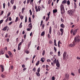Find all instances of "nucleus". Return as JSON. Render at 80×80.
<instances>
[{"mask_svg":"<svg viewBox=\"0 0 80 80\" xmlns=\"http://www.w3.org/2000/svg\"><path fill=\"white\" fill-rule=\"evenodd\" d=\"M67 3V1L66 0H64L62 2V3Z\"/></svg>","mask_w":80,"mask_h":80,"instance_id":"23","label":"nucleus"},{"mask_svg":"<svg viewBox=\"0 0 80 80\" xmlns=\"http://www.w3.org/2000/svg\"><path fill=\"white\" fill-rule=\"evenodd\" d=\"M10 15V12H9L8 14L7 17H8Z\"/></svg>","mask_w":80,"mask_h":80,"instance_id":"48","label":"nucleus"},{"mask_svg":"<svg viewBox=\"0 0 80 80\" xmlns=\"http://www.w3.org/2000/svg\"><path fill=\"white\" fill-rule=\"evenodd\" d=\"M56 65L57 67L58 68L60 67V62H59V61H58V60L57 59V62L56 64Z\"/></svg>","mask_w":80,"mask_h":80,"instance_id":"5","label":"nucleus"},{"mask_svg":"<svg viewBox=\"0 0 80 80\" xmlns=\"http://www.w3.org/2000/svg\"><path fill=\"white\" fill-rule=\"evenodd\" d=\"M8 21V17L7 18V19L6 20L5 22H7Z\"/></svg>","mask_w":80,"mask_h":80,"instance_id":"55","label":"nucleus"},{"mask_svg":"<svg viewBox=\"0 0 80 80\" xmlns=\"http://www.w3.org/2000/svg\"><path fill=\"white\" fill-rule=\"evenodd\" d=\"M29 22H30V23H31L32 22V20H31V18L30 17H29Z\"/></svg>","mask_w":80,"mask_h":80,"instance_id":"33","label":"nucleus"},{"mask_svg":"<svg viewBox=\"0 0 80 80\" xmlns=\"http://www.w3.org/2000/svg\"><path fill=\"white\" fill-rule=\"evenodd\" d=\"M47 61L48 62H50L51 60L50 59H47Z\"/></svg>","mask_w":80,"mask_h":80,"instance_id":"54","label":"nucleus"},{"mask_svg":"<svg viewBox=\"0 0 80 80\" xmlns=\"http://www.w3.org/2000/svg\"><path fill=\"white\" fill-rule=\"evenodd\" d=\"M40 71V68H39L38 69V72L39 73Z\"/></svg>","mask_w":80,"mask_h":80,"instance_id":"32","label":"nucleus"},{"mask_svg":"<svg viewBox=\"0 0 80 80\" xmlns=\"http://www.w3.org/2000/svg\"><path fill=\"white\" fill-rule=\"evenodd\" d=\"M40 64V61H38L37 62V63L36 64V66H38V65Z\"/></svg>","mask_w":80,"mask_h":80,"instance_id":"17","label":"nucleus"},{"mask_svg":"<svg viewBox=\"0 0 80 80\" xmlns=\"http://www.w3.org/2000/svg\"><path fill=\"white\" fill-rule=\"evenodd\" d=\"M1 77H2V78H5V75H3V74H2L1 75Z\"/></svg>","mask_w":80,"mask_h":80,"instance_id":"29","label":"nucleus"},{"mask_svg":"<svg viewBox=\"0 0 80 80\" xmlns=\"http://www.w3.org/2000/svg\"><path fill=\"white\" fill-rule=\"evenodd\" d=\"M13 8H14V10H15V9H16V6H14Z\"/></svg>","mask_w":80,"mask_h":80,"instance_id":"61","label":"nucleus"},{"mask_svg":"<svg viewBox=\"0 0 80 80\" xmlns=\"http://www.w3.org/2000/svg\"><path fill=\"white\" fill-rule=\"evenodd\" d=\"M75 44H76V42H73L72 44H69V47H73L74 46H75Z\"/></svg>","mask_w":80,"mask_h":80,"instance_id":"6","label":"nucleus"},{"mask_svg":"<svg viewBox=\"0 0 80 80\" xmlns=\"http://www.w3.org/2000/svg\"><path fill=\"white\" fill-rule=\"evenodd\" d=\"M80 37L79 36H77L74 39V41L75 42H74V43H76V44L77 42V43H78L80 42Z\"/></svg>","mask_w":80,"mask_h":80,"instance_id":"2","label":"nucleus"},{"mask_svg":"<svg viewBox=\"0 0 80 80\" xmlns=\"http://www.w3.org/2000/svg\"><path fill=\"white\" fill-rule=\"evenodd\" d=\"M5 56L6 58H9L8 56V55H7V54H5Z\"/></svg>","mask_w":80,"mask_h":80,"instance_id":"38","label":"nucleus"},{"mask_svg":"<svg viewBox=\"0 0 80 80\" xmlns=\"http://www.w3.org/2000/svg\"><path fill=\"white\" fill-rule=\"evenodd\" d=\"M60 31L61 32V35L62 36L63 35V29L61 28L60 29Z\"/></svg>","mask_w":80,"mask_h":80,"instance_id":"9","label":"nucleus"},{"mask_svg":"<svg viewBox=\"0 0 80 80\" xmlns=\"http://www.w3.org/2000/svg\"><path fill=\"white\" fill-rule=\"evenodd\" d=\"M67 56V53L66 52H64L63 55V60H65L66 59V57Z\"/></svg>","mask_w":80,"mask_h":80,"instance_id":"7","label":"nucleus"},{"mask_svg":"<svg viewBox=\"0 0 80 80\" xmlns=\"http://www.w3.org/2000/svg\"><path fill=\"white\" fill-rule=\"evenodd\" d=\"M54 51H55V52H57V48H56L55 47H54Z\"/></svg>","mask_w":80,"mask_h":80,"instance_id":"36","label":"nucleus"},{"mask_svg":"<svg viewBox=\"0 0 80 80\" xmlns=\"http://www.w3.org/2000/svg\"><path fill=\"white\" fill-rule=\"evenodd\" d=\"M74 8H77V4H76V3L75 2L74 3Z\"/></svg>","mask_w":80,"mask_h":80,"instance_id":"28","label":"nucleus"},{"mask_svg":"<svg viewBox=\"0 0 80 80\" xmlns=\"http://www.w3.org/2000/svg\"><path fill=\"white\" fill-rule=\"evenodd\" d=\"M8 7H10V2H8Z\"/></svg>","mask_w":80,"mask_h":80,"instance_id":"52","label":"nucleus"},{"mask_svg":"<svg viewBox=\"0 0 80 80\" xmlns=\"http://www.w3.org/2000/svg\"><path fill=\"white\" fill-rule=\"evenodd\" d=\"M24 10H25V8H23L22 9V13L24 12Z\"/></svg>","mask_w":80,"mask_h":80,"instance_id":"41","label":"nucleus"},{"mask_svg":"<svg viewBox=\"0 0 80 80\" xmlns=\"http://www.w3.org/2000/svg\"><path fill=\"white\" fill-rule=\"evenodd\" d=\"M77 59H78V60H80V58L78 57H77Z\"/></svg>","mask_w":80,"mask_h":80,"instance_id":"63","label":"nucleus"},{"mask_svg":"<svg viewBox=\"0 0 80 80\" xmlns=\"http://www.w3.org/2000/svg\"><path fill=\"white\" fill-rule=\"evenodd\" d=\"M14 0H11L10 1V2L11 3H12V4H13V3H14Z\"/></svg>","mask_w":80,"mask_h":80,"instance_id":"25","label":"nucleus"},{"mask_svg":"<svg viewBox=\"0 0 80 80\" xmlns=\"http://www.w3.org/2000/svg\"><path fill=\"white\" fill-rule=\"evenodd\" d=\"M33 0H30V3L31 5H32V4H33Z\"/></svg>","mask_w":80,"mask_h":80,"instance_id":"27","label":"nucleus"},{"mask_svg":"<svg viewBox=\"0 0 80 80\" xmlns=\"http://www.w3.org/2000/svg\"><path fill=\"white\" fill-rule=\"evenodd\" d=\"M13 23V21H11V22L9 23V25H11V24H12V23Z\"/></svg>","mask_w":80,"mask_h":80,"instance_id":"39","label":"nucleus"},{"mask_svg":"<svg viewBox=\"0 0 80 80\" xmlns=\"http://www.w3.org/2000/svg\"><path fill=\"white\" fill-rule=\"evenodd\" d=\"M18 17H16V20L15 21V22H18Z\"/></svg>","mask_w":80,"mask_h":80,"instance_id":"37","label":"nucleus"},{"mask_svg":"<svg viewBox=\"0 0 80 80\" xmlns=\"http://www.w3.org/2000/svg\"><path fill=\"white\" fill-rule=\"evenodd\" d=\"M68 14L70 15H72L73 13V10H69L68 11Z\"/></svg>","mask_w":80,"mask_h":80,"instance_id":"3","label":"nucleus"},{"mask_svg":"<svg viewBox=\"0 0 80 80\" xmlns=\"http://www.w3.org/2000/svg\"><path fill=\"white\" fill-rule=\"evenodd\" d=\"M77 30H78V29H76L74 30L73 32V34L72 35H75V34H76V33H77Z\"/></svg>","mask_w":80,"mask_h":80,"instance_id":"8","label":"nucleus"},{"mask_svg":"<svg viewBox=\"0 0 80 80\" xmlns=\"http://www.w3.org/2000/svg\"><path fill=\"white\" fill-rule=\"evenodd\" d=\"M22 68H25V65L24 64H23L22 65Z\"/></svg>","mask_w":80,"mask_h":80,"instance_id":"51","label":"nucleus"},{"mask_svg":"<svg viewBox=\"0 0 80 80\" xmlns=\"http://www.w3.org/2000/svg\"><path fill=\"white\" fill-rule=\"evenodd\" d=\"M30 0H27V3L28 4V3H29L30 2Z\"/></svg>","mask_w":80,"mask_h":80,"instance_id":"53","label":"nucleus"},{"mask_svg":"<svg viewBox=\"0 0 80 80\" xmlns=\"http://www.w3.org/2000/svg\"><path fill=\"white\" fill-rule=\"evenodd\" d=\"M3 20L2 19L0 21V24H1L3 23Z\"/></svg>","mask_w":80,"mask_h":80,"instance_id":"34","label":"nucleus"},{"mask_svg":"<svg viewBox=\"0 0 80 80\" xmlns=\"http://www.w3.org/2000/svg\"><path fill=\"white\" fill-rule=\"evenodd\" d=\"M45 35V32H43L41 33V36H43Z\"/></svg>","mask_w":80,"mask_h":80,"instance_id":"21","label":"nucleus"},{"mask_svg":"<svg viewBox=\"0 0 80 80\" xmlns=\"http://www.w3.org/2000/svg\"><path fill=\"white\" fill-rule=\"evenodd\" d=\"M1 67L2 68V69H4V68H3V66L2 65H1Z\"/></svg>","mask_w":80,"mask_h":80,"instance_id":"45","label":"nucleus"},{"mask_svg":"<svg viewBox=\"0 0 80 80\" xmlns=\"http://www.w3.org/2000/svg\"><path fill=\"white\" fill-rule=\"evenodd\" d=\"M51 65L52 66H54V63L53 62H52L51 63Z\"/></svg>","mask_w":80,"mask_h":80,"instance_id":"62","label":"nucleus"},{"mask_svg":"<svg viewBox=\"0 0 80 80\" xmlns=\"http://www.w3.org/2000/svg\"><path fill=\"white\" fill-rule=\"evenodd\" d=\"M37 50H40V46H38L37 47Z\"/></svg>","mask_w":80,"mask_h":80,"instance_id":"47","label":"nucleus"},{"mask_svg":"<svg viewBox=\"0 0 80 80\" xmlns=\"http://www.w3.org/2000/svg\"><path fill=\"white\" fill-rule=\"evenodd\" d=\"M1 53L2 54V55H3V50H2V49L1 50Z\"/></svg>","mask_w":80,"mask_h":80,"instance_id":"42","label":"nucleus"},{"mask_svg":"<svg viewBox=\"0 0 80 80\" xmlns=\"http://www.w3.org/2000/svg\"><path fill=\"white\" fill-rule=\"evenodd\" d=\"M9 21H11L12 20V18H11V17H9Z\"/></svg>","mask_w":80,"mask_h":80,"instance_id":"60","label":"nucleus"},{"mask_svg":"<svg viewBox=\"0 0 80 80\" xmlns=\"http://www.w3.org/2000/svg\"><path fill=\"white\" fill-rule=\"evenodd\" d=\"M29 13H30V15H32V10H29Z\"/></svg>","mask_w":80,"mask_h":80,"instance_id":"30","label":"nucleus"},{"mask_svg":"<svg viewBox=\"0 0 80 80\" xmlns=\"http://www.w3.org/2000/svg\"><path fill=\"white\" fill-rule=\"evenodd\" d=\"M60 41H59L58 42V47H59V48H60Z\"/></svg>","mask_w":80,"mask_h":80,"instance_id":"31","label":"nucleus"},{"mask_svg":"<svg viewBox=\"0 0 80 80\" xmlns=\"http://www.w3.org/2000/svg\"><path fill=\"white\" fill-rule=\"evenodd\" d=\"M52 80H55V77H52Z\"/></svg>","mask_w":80,"mask_h":80,"instance_id":"59","label":"nucleus"},{"mask_svg":"<svg viewBox=\"0 0 80 80\" xmlns=\"http://www.w3.org/2000/svg\"><path fill=\"white\" fill-rule=\"evenodd\" d=\"M41 60L42 62H44L45 61V58H41Z\"/></svg>","mask_w":80,"mask_h":80,"instance_id":"22","label":"nucleus"},{"mask_svg":"<svg viewBox=\"0 0 80 80\" xmlns=\"http://www.w3.org/2000/svg\"><path fill=\"white\" fill-rule=\"evenodd\" d=\"M48 17H47L46 19V22H47V21H48Z\"/></svg>","mask_w":80,"mask_h":80,"instance_id":"58","label":"nucleus"},{"mask_svg":"<svg viewBox=\"0 0 80 80\" xmlns=\"http://www.w3.org/2000/svg\"><path fill=\"white\" fill-rule=\"evenodd\" d=\"M49 34H51V33H52V27L51 26H50L49 27Z\"/></svg>","mask_w":80,"mask_h":80,"instance_id":"12","label":"nucleus"},{"mask_svg":"<svg viewBox=\"0 0 80 80\" xmlns=\"http://www.w3.org/2000/svg\"><path fill=\"white\" fill-rule=\"evenodd\" d=\"M69 78V74H65V79L66 80H68Z\"/></svg>","mask_w":80,"mask_h":80,"instance_id":"4","label":"nucleus"},{"mask_svg":"<svg viewBox=\"0 0 80 80\" xmlns=\"http://www.w3.org/2000/svg\"><path fill=\"white\" fill-rule=\"evenodd\" d=\"M41 10V9L40 8V7L38 6V9H37L36 10V12H40Z\"/></svg>","mask_w":80,"mask_h":80,"instance_id":"10","label":"nucleus"},{"mask_svg":"<svg viewBox=\"0 0 80 80\" xmlns=\"http://www.w3.org/2000/svg\"><path fill=\"white\" fill-rule=\"evenodd\" d=\"M5 3H4L3 4V8H5Z\"/></svg>","mask_w":80,"mask_h":80,"instance_id":"43","label":"nucleus"},{"mask_svg":"<svg viewBox=\"0 0 80 80\" xmlns=\"http://www.w3.org/2000/svg\"><path fill=\"white\" fill-rule=\"evenodd\" d=\"M8 54L9 55V56H10V57H12V52H11L10 51H8Z\"/></svg>","mask_w":80,"mask_h":80,"instance_id":"13","label":"nucleus"},{"mask_svg":"<svg viewBox=\"0 0 80 80\" xmlns=\"http://www.w3.org/2000/svg\"><path fill=\"white\" fill-rule=\"evenodd\" d=\"M31 43H32V41H30L28 45V46L29 47L30 46V45H31Z\"/></svg>","mask_w":80,"mask_h":80,"instance_id":"35","label":"nucleus"},{"mask_svg":"<svg viewBox=\"0 0 80 80\" xmlns=\"http://www.w3.org/2000/svg\"><path fill=\"white\" fill-rule=\"evenodd\" d=\"M33 70L34 72H36V68H34Z\"/></svg>","mask_w":80,"mask_h":80,"instance_id":"44","label":"nucleus"},{"mask_svg":"<svg viewBox=\"0 0 80 80\" xmlns=\"http://www.w3.org/2000/svg\"><path fill=\"white\" fill-rule=\"evenodd\" d=\"M19 17L21 19V20H22L23 18V16L22 15L20 16V14H19Z\"/></svg>","mask_w":80,"mask_h":80,"instance_id":"18","label":"nucleus"},{"mask_svg":"<svg viewBox=\"0 0 80 80\" xmlns=\"http://www.w3.org/2000/svg\"><path fill=\"white\" fill-rule=\"evenodd\" d=\"M60 8L61 14L63 15L65 13V8H64V6L62 4H61L60 6Z\"/></svg>","mask_w":80,"mask_h":80,"instance_id":"1","label":"nucleus"},{"mask_svg":"<svg viewBox=\"0 0 80 80\" xmlns=\"http://www.w3.org/2000/svg\"><path fill=\"white\" fill-rule=\"evenodd\" d=\"M36 73L38 77H40V73H39V72L37 73V72H36Z\"/></svg>","mask_w":80,"mask_h":80,"instance_id":"20","label":"nucleus"},{"mask_svg":"<svg viewBox=\"0 0 80 80\" xmlns=\"http://www.w3.org/2000/svg\"><path fill=\"white\" fill-rule=\"evenodd\" d=\"M60 27L61 28H65V25L63 24H62L60 25Z\"/></svg>","mask_w":80,"mask_h":80,"instance_id":"14","label":"nucleus"},{"mask_svg":"<svg viewBox=\"0 0 80 80\" xmlns=\"http://www.w3.org/2000/svg\"><path fill=\"white\" fill-rule=\"evenodd\" d=\"M57 10L56 9L53 10V13H57Z\"/></svg>","mask_w":80,"mask_h":80,"instance_id":"19","label":"nucleus"},{"mask_svg":"<svg viewBox=\"0 0 80 80\" xmlns=\"http://www.w3.org/2000/svg\"><path fill=\"white\" fill-rule=\"evenodd\" d=\"M61 21L62 22H64V21L63 20V19H62V18H61Z\"/></svg>","mask_w":80,"mask_h":80,"instance_id":"57","label":"nucleus"},{"mask_svg":"<svg viewBox=\"0 0 80 80\" xmlns=\"http://www.w3.org/2000/svg\"><path fill=\"white\" fill-rule=\"evenodd\" d=\"M28 27L30 28H32V23H30L29 24Z\"/></svg>","mask_w":80,"mask_h":80,"instance_id":"15","label":"nucleus"},{"mask_svg":"<svg viewBox=\"0 0 80 80\" xmlns=\"http://www.w3.org/2000/svg\"><path fill=\"white\" fill-rule=\"evenodd\" d=\"M18 50H20V47L19 46H18Z\"/></svg>","mask_w":80,"mask_h":80,"instance_id":"50","label":"nucleus"},{"mask_svg":"<svg viewBox=\"0 0 80 80\" xmlns=\"http://www.w3.org/2000/svg\"><path fill=\"white\" fill-rule=\"evenodd\" d=\"M5 37L6 38H7V37H8V33H7L6 34V35L5 36Z\"/></svg>","mask_w":80,"mask_h":80,"instance_id":"56","label":"nucleus"},{"mask_svg":"<svg viewBox=\"0 0 80 80\" xmlns=\"http://www.w3.org/2000/svg\"><path fill=\"white\" fill-rule=\"evenodd\" d=\"M57 59H55L53 61V63H54V64H55V63H57Z\"/></svg>","mask_w":80,"mask_h":80,"instance_id":"16","label":"nucleus"},{"mask_svg":"<svg viewBox=\"0 0 80 80\" xmlns=\"http://www.w3.org/2000/svg\"><path fill=\"white\" fill-rule=\"evenodd\" d=\"M67 3L68 5H70V1H68L67 2Z\"/></svg>","mask_w":80,"mask_h":80,"instance_id":"26","label":"nucleus"},{"mask_svg":"<svg viewBox=\"0 0 80 80\" xmlns=\"http://www.w3.org/2000/svg\"><path fill=\"white\" fill-rule=\"evenodd\" d=\"M27 22V17H25V22L26 23Z\"/></svg>","mask_w":80,"mask_h":80,"instance_id":"46","label":"nucleus"},{"mask_svg":"<svg viewBox=\"0 0 80 80\" xmlns=\"http://www.w3.org/2000/svg\"><path fill=\"white\" fill-rule=\"evenodd\" d=\"M45 53V50H43L42 52V55L43 56H44Z\"/></svg>","mask_w":80,"mask_h":80,"instance_id":"24","label":"nucleus"},{"mask_svg":"<svg viewBox=\"0 0 80 80\" xmlns=\"http://www.w3.org/2000/svg\"><path fill=\"white\" fill-rule=\"evenodd\" d=\"M58 56H60V52L58 51Z\"/></svg>","mask_w":80,"mask_h":80,"instance_id":"40","label":"nucleus"},{"mask_svg":"<svg viewBox=\"0 0 80 80\" xmlns=\"http://www.w3.org/2000/svg\"><path fill=\"white\" fill-rule=\"evenodd\" d=\"M7 28H8V26H6L2 29V30L3 31H6L7 29Z\"/></svg>","mask_w":80,"mask_h":80,"instance_id":"11","label":"nucleus"},{"mask_svg":"<svg viewBox=\"0 0 80 80\" xmlns=\"http://www.w3.org/2000/svg\"><path fill=\"white\" fill-rule=\"evenodd\" d=\"M22 25H19V28H22Z\"/></svg>","mask_w":80,"mask_h":80,"instance_id":"64","label":"nucleus"},{"mask_svg":"<svg viewBox=\"0 0 80 80\" xmlns=\"http://www.w3.org/2000/svg\"><path fill=\"white\" fill-rule=\"evenodd\" d=\"M22 43L21 42H20V43H19V44L18 45V46H20V45H22Z\"/></svg>","mask_w":80,"mask_h":80,"instance_id":"49","label":"nucleus"}]
</instances>
